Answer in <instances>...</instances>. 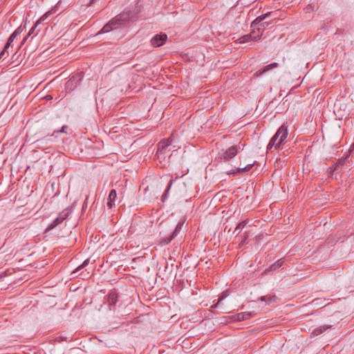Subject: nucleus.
<instances>
[{
	"instance_id": "obj_34",
	"label": "nucleus",
	"mask_w": 354,
	"mask_h": 354,
	"mask_svg": "<svg viewBox=\"0 0 354 354\" xmlns=\"http://www.w3.org/2000/svg\"><path fill=\"white\" fill-rule=\"evenodd\" d=\"M28 37V36H26V37L23 39L22 42H21V46H22V45L26 42V41L27 40Z\"/></svg>"
},
{
	"instance_id": "obj_14",
	"label": "nucleus",
	"mask_w": 354,
	"mask_h": 354,
	"mask_svg": "<svg viewBox=\"0 0 354 354\" xmlns=\"http://www.w3.org/2000/svg\"><path fill=\"white\" fill-rule=\"evenodd\" d=\"M116 198H117L116 191L115 189H111L109 193L108 201H107V206L109 208H112L113 206L115 205V201Z\"/></svg>"
},
{
	"instance_id": "obj_25",
	"label": "nucleus",
	"mask_w": 354,
	"mask_h": 354,
	"mask_svg": "<svg viewBox=\"0 0 354 354\" xmlns=\"http://www.w3.org/2000/svg\"><path fill=\"white\" fill-rule=\"evenodd\" d=\"M68 216H69L68 212L63 211L61 213H59V216L57 218L58 219H59L60 221L62 223L66 218H68Z\"/></svg>"
},
{
	"instance_id": "obj_3",
	"label": "nucleus",
	"mask_w": 354,
	"mask_h": 354,
	"mask_svg": "<svg viewBox=\"0 0 354 354\" xmlns=\"http://www.w3.org/2000/svg\"><path fill=\"white\" fill-rule=\"evenodd\" d=\"M124 15H118L111 20H110L104 26L102 30L98 32V34L101 33H106L110 32L112 30L118 28L120 26L123 24L124 21L125 20Z\"/></svg>"
},
{
	"instance_id": "obj_33",
	"label": "nucleus",
	"mask_w": 354,
	"mask_h": 354,
	"mask_svg": "<svg viewBox=\"0 0 354 354\" xmlns=\"http://www.w3.org/2000/svg\"><path fill=\"white\" fill-rule=\"evenodd\" d=\"M87 200H88V196H86L84 202V205H83V208L86 207V202H87Z\"/></svg>"
},
{
	"instance_id": "obj_24",
	"label": "nucleus",
	"mask_w": 354,
	"mask_h": 354,
	"mask_svg": "<svg viewBox=\"0 0 354 354\" xmlns=\"http://www.w3.org/2000/svg\"><path fill=\"white\" fill-rule=\"evenodd\" d=\"M349 157V155L348 154L345 157H342L341 158H339L335 164L336 167H340L345 164L347 158Z\"/></svg>"
},
{
	"instance_id": "obj_26",
	"label": "nucleus",
	"mask_w": 354,
	"mask_h": 354,
	"mask_svg": "<svg viewBox=\"0 0 354 354\" xmlns=\"http://www.w3.org/2000/svg\"><path fill=\"white\" fill-rule=\"evenodd\" d=\"M173 181H174V180H171L169 181V184H168V186H167V189L165 190V194H163V196H162V201H165V199H166V198H167V194H168V192H169V189L171 188V185H172V183H173Z\"/></svg>"
},
{
	"instance_id": "obj_8",
	"label": "nucleus",
	"mask_w": 354,
	"mask_h": 354,
	"mask_svg": "<svg viewBox=\"0 0 354 354\" xmlns=\"http://www.w3.org/2000/svg\"><path fill=\"white\" fill-rule=\"evenodd\" d=\"M167 39L166 34H157L151 39V44L153 47H159L162 46Z\"/></svg>"
},
{
	"instance_id": "obj_32",
	"label": "nucleus",
	"mask_w": 354,
	"mask_h": 354,
	"mask_svg": "<svg viewBox=\"0 0 354 354\" xmlns=\"http://www.w3.org/2000/svg\"><path fill=\"white\" fill-rule=\"evenodd\" d=\"M87 200H88V196H86L84 202V205H83V208L86 207V202H87Z\"/></svg>"
},
{
	"instance_id": "obj_1",
	"label": "nucleus",
	"mask_w": 354,
	"mask_h": 354,
	"mask_svg": "<svg viewBox=\"0 0 354 354\" xmlns=\"http://www.w3.org/2000/svg\"><path fill=\"white\" fill-rule=\"evenodd\" d=\"M288 136V127L283 124L277 131L276 133L270 140L268 149L270 150L273 147L277 149L284 143Z\"/></svg>"
},
{
	"instance_id": "obj_15",
	"label": "nucleus",
	"mask_w": 354,
	"mask_h": 354,
	"mask_svg": "<svg viewBox=\"0 0 354 354\" xmlns=\"http://www.w3.org/2000/svg\"><path fill=\"white\" fill-rule=\"evenodd\" d=\"M106 301L109 306H115L118 301V294L115 292H109Z\"/></svg>"
},
{
	"instance_id": "obj_23",
	"label": "nucleus",
	"mask_w": 354,
	"mask_h": 354,
	"mask_svg": "<svg viewBox=\"0 0 354 354\" xmlns=\"http://www.w3.org/2000/svg\"><path fill=\"white\" fill-rule=\"evenodd\" d=\"M169 152H166V151H161L159 153V151H156V156L157 157V158L160 160V162H161L162 160H164L167 156V153Z\"/></svg>"
},
{
	"instance_id": "obj_20",
	"label": "nucleus",
	"mask_w": 354,
	"mask_h": 354,
	"mask_svg": "<svg viewBox=\"0 0 354 354\" xmlns=\"http://www.w3.org/2000/svg\"><path fill=\"white\" fill-rule=\"evenodd\" d=\"M278 66V64L277 62H273L270 64H268L266 66L263 67V68L261 70V71H259L257 72V74L261 75L265 73H266L267 71L277 67Z\"/></svg>"
},
{
	"instance_id": "obj_19",
	"label": "nucleus",
	"mask_w": 354,
	"mask_h": 354,
	"mask_svg": "<svg viewBox=\"0 0 354 354\" xmlns=\"http://www.w3.org/2000/svg\"><path fill=\"white\" fill-rule=\"evenodd\" d=\"M284 263V258H281L277 261L274 263L272 264L269 268L268 270L270 271H275L279 268H281Z\"/></svg>"
},
{
	"instance_id": "obj_28",
	"label": "nucleus",
	"mask_w": 354,
	"mask_h": 354,
	"mask_svg": "<svg viewBox=\"0 0 354 354\" xmlns=\"http://www.w3.org/2000/svg\"><path fill=\"white\" fill-rule=\"evenodd\" d=\"M241 236H242V241L241 242V245H244V244H245L247 243V239L249 237V232H245Z\"/></svg>"
},
{
	"instance_id": "obj_12",
	"label": "nucleus",
	"mask_w": 354,
	"mask_h": 354,
	"mask_svg": "<svg viewBox=\"0 0 354 354\" xmlns=\"http://www.w3.org/2000/svg\"><path fill=\"white\" fill-rule=\"evenodd\" d=\"M254 164H248V165L243 167H239L235 169H232L230 171L227 172L228 174H246L253 167Z\"/></svg>"
},
{
	"instance_id": "obj_31",
	"label": "nucleus",
	"mask_w": 354,
	"mask_h": 354,
	"mask_svg": "<svg viewBox=\"0 0 354 354\" xmlns=\"http://www.w3.org/2000/svg\"><path fill=\"white\" fill-rule=\"evenodd\" d=\"M66 126H63L61 130L55 131V133H64Z\"/></svg>"
},
{
	"instance_id": "obj_13",
	"label": "nucleus",
	"mask_w": 354,
	"mask_h": 354,
	"mask_svg": "<svg viewBox=\"0 0 354 354\" xmlns=\"http://www.w3.org/2000/svg\"><path fill=\"white\" fill-rule=\"evenodd\" d=\"M171 140L169 138H168L167 140H161L158 144L157 151H159V153L161 151L169 152L170 150L168 149V147L171 145Z\"/></svg>"
},
{
	"instance_id": "obj_18",
	"label": "nucleus",
	"mask_w": 354,
	"mask_h": 354,
	"mask_svg": "<svg viewBox=\"0 0 354 354\" xmlns=\"http://www.w3.org/2000/svg\"><path fill=\"white\" fill-rule=\"evenodd\" d=\"M22 32V29H21V27H18L11 35L9 37L6 44L8 45H11V44L13 42L14 39L17 37V36H18L19 35H20Z\"/></svg>"
},
{
	"instance_id": "obj_2",
	"label": "nucleus",
	"mask_w": 354,
	"mask_h": 354,
	"mask_svg": "<svg viewBox=\"0 0 354 354\" xmlns=\"http://www.w3.org/2000/svg\"><path fill=\"white\" fill-rule=\"evenodd\" d=\"M272 12H269L257 17L251 24V28L257 30L259 32L263 34V30L271 24L270 20H268L271 17Z\"/></svg>"
},
{
	"instance_id": "obj_22",
	"label": "nucleus",
	"mask_w": 354,
	"mask_h": 354,
	"mask_svg": "<svg viewBox=\"0 0 354 354\" xmlns=\"http://www.w3.org/2000/svg\"><path fill=\"white\" fill-rule=\"evenodd\" d=\"M62 222L59 219L56 218L51 223H50L46 229V231H49L55 228L57 225L60 224Z\"/></svg>"
},
{
	"instance_id": "obj_17",
	"label": "nucleus",
	"mask_w": 354,
	"mask_h": 354,
	"mask_svg": "<svg viewBox=\"0 0 354 354\" xmlns=\"http://www.w3.org/2000/svg\"><path fill=\"white\" fill-rule=\"evenodd\" d=\"M248 219H245L238 223L233 232V234H234L235 236H237L241 233V230L243 229L245 225L248 223Z\"/></svg>"
},
{
	"instance_id": "obj_21",
	"label": "nucleus",
	"mask_w": 354,
	"mask_h": 354,
	"mask_svg": "<svg viewBox=\"0 0 354 354\" xmlns=\"http://www.w3.org/2000/svg\"><path fill=\"white\" fill-rule=\"evenodd\" d=\"M261 300L262 301H265L266 304L269 305V304H271L272 303L276 302L277 300V297L275 295H274V296L266 295V296L261 297Z\"/></svg>"
},
{
	"instance_id": "obj_9",
	"label": "nucleus",
	"mask_w": 354,
	"mask_h": 354,
	"mask_svg": "<svg viewBox=\"0 0 354 354\" xmlns=\"http://www.w3.org/2000/svg\"><path fill=\"white\" fill-rule=\"evenodd\" d=\"M261 37V32H256L255 30L252 29V31L250 34L243 35L239 39L240 43H247L252 40L256 41L259 39Z\"/></svg>"
},
{
	"instance_id": "obj_27",
	"label": "nucleus",
	"mask_w": 354,
	"mask_h": 354,
	"mask_svg": "<svg viewBox=\"0 0 354 354\" xmlns=\"http://www.w3.org/2000/svg\"><path fill=\"white\" fill-rule=\"evenodd\" d=\"M10 46L6 44L5 46L3 47V50L0 53V59H3V56L6 53H8V48Z\"/></svg>"
},
{
	"instance_id": "obj_11",
	"label": "nucleus",
	"mask_w": 354,
	"mask_h": 354,
	"mask_svg": "<svg viewBox=\"0 0 354 354\" xmlns=\"http://www.w3.org/2000/svg\"><path fill=\"white\" fill-rule=\"evenodd\" d=\"M252 316V313L249 312H243L240 313L236 315H234L232 316L228 317L229 319H232L233 321H244L249 319Z\"/></svg>"
},
{
	"instance_id": "obj_6",
	"label": "nucleus",
	"mask_w": 354,
	"mask_h": 354,
	"mask_svg": "<svg viewBox=\"0 0 354 354\" xmlns=\"http://www.w3.org/2000/svg\"><path fill=\"white\" fill-rule=\"evenodd\" d=\"M183 224H184V221H180L178 223L177 225L176 226V228L174 230V232H172V234L169 236L162 239L160 241V243L162 245H167V244L169 243L174 239H175V237L180 232V231L181 230V229L183 227Z\"/></svg>"
},
{
	"instance_id": "obj_4",
	"label": "nucleus",
	"mask_w": 354,
	"mask_h": 354,
	"mask_svg": "<svg viewBox=\"0 0 354 354\" xmlns=\"http://www.w3.org/2000/svg\"><path fill=\"white\" fill-rule=\"evenodd\" d=\"M244 145H234L225 150L221 156V158L225 161L230 160L236 156L239 151L243 150Z\"/></svg>"
},
{
	"instance_id": "obj_16",
	"label": "nucleus",
	"mask_w": 354,
	"mask_h": 354,
	"mask_svg": "<svg viewBox=\"0 0 354 354\" xmlns=\"http://www.w3.org/2000/svg\"><path fill=\"white\" fill-rule=\"evenodd\" d=\"M330 327H331V325H324V326H322L320 327L315 328L312 331L311 334L313 336L319 335L320 334L324 333L326 330L329 329Z\"/></svg>"
},
{
	"instance_id": "obj_30",
	"label": "nucleus",
	"mask_w": 354,
	"mask_h": 354,
	"mask_svg": "<svg viewBox=\"0 0 354 354\" xmlns=\"http://www.w3.org/2000/svg\"><path fill=\"white\" fill-rule=\"evenodd\" d=\"M337 167H336V166H335V167H334L333 166L330 167L328 168V172H329V174H333V172L337 169Z\"/></svg>"
},
{
	"instance_id": "obj_7",
	"label": "nucleus",
	"mask_w": 354,
	"mask_h": 354,
	"mask_svg": "<svg viewBox=\"0 0 354 354\" xmlns=\"http://www.w3.org/2000/svg\"><path fill=\"white\" fill-rule=\"evenodd\" d=\"M57 5L52 8L50 10H48V12H46L45 14H44L35 23V24L34 25L33 27H32V28L30 30L28 34V37L30 36L35 31V28L37 27V26L41 24L42 21H44L49 16H50L51 15H53V13H55L56 12V8H57Z\"/></svg>"
},
{
	"instance_id": "obj_10",
	"label": "nucleus",
	"mask_w": 354,
	"mask_h": 354,
	"mask_svg": "<svg viewBox=\"0 0 354 354\" xmlns=\"http://www.w3.org/2000/svg\"><path fill=\"white\" fill-rule=\"evenodd\" d=\"M81 79V73H79L75 76H73V77L66 83V91H72L74 87H76L77 82H79Z\"/></svg>"
},
{
	"instance_id": "obj_29",
	"label": "nucleus",
	"mask_w": 354,
	"mask_h": 354,
	"mask_svg": "<svg viewBox=\"0 0 354 354\" xmlns=\"http://www.w3.org/2000/svg\"><path fill=\"white\" fill-rule=\"evenodd\" d=\"M224 299V297H219L218 301L216 304H215L214 305L212 306L211 308H217L218 306H219V304L220 302L221 301L222 299Z\"/></svg>"
},
{
	"instance_id": "obj_5",
	"label": "nucleus",
	"mask_w": 354,
	"mask_h": 354,
	"mask_svg": "<svg viewBox=\"0 0 354 354\" xmlns=\"http://www.w3.org/2000/svg\"><path fill=\"white\" fill-rule=\"evenodd\" d=\"M89 263V259H86L84 261V262L77 267L71 273V275H73L74 277H77V274L83 268L86 267ZM77 276H80L82 279H88L91 277V274L87 270L82 271L80 274H77Z\"/></svg>"
},
{
	"instance_id": "obj_35",
	"label": "nucleus",
	"mask_w": 354,
	"mask_h": 354,
	"mask_svg": "<svg viewBox=\"0 0 354 354\" xmlns=\"http://www.w3.org/2000/svg\"><path fill=\"white\" fill-rule=\"evenodd\" d=\"M15 55H16V53L12 55V59L15 58Z\"/></svg>"
}]
</instances>
